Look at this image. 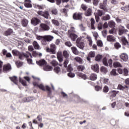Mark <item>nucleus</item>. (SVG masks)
Masks as SVG:
<instances>
[{"instance_id":"obj_29","label":"nucleus","mask_w":129,"mask_h":129,"mask_svg":"<svg viewBox=\"0 0 129 129\" xmlns=\"http://www.w3.org/2000/svg\"><path fill=\"white\" fill-rule=\"evenodd\" d=\"M10 79L16 85L18 84V80L17 79L16 76H14L12 77H10Z\"/></svg>"},{"instance_id":"obj_55","label":"nucleus","mask_w":129,"mask_h":129,"mask_svg":"<svg viewBox=\"0 0 129 129\" xmlns=\"http://www.w3.org/2000/svg\"><path fill=\"white\" fill-rule=\"evenodd\" d=\"M78 75L80 76V77H81V78H82L83 79H84V80H85L87 78L86 77V75H85L83 74H80Z\"/></svg>"},{"instance_id":"obj_61","label":"nucleus","mask_w":129,"mask_h":129,"mask_svg":"<svg viewBox=\"0 0 129 129\" xmlns=\"http://www.w3.org/2000/svg\"><path fill=\"white\" fill-rule=\"evenodd\" d=\"M80 29H81V31L84 32L85 31V27L83 26V24H81L79 25Z\"/></svg>"},{"instance_id":"obj_11","label":"nucleus","mask_w":129,"mask_h":129,"mask_svg":"<svg viewBox=\"0 0 129 129\" xmlns=\"http://www.w3.org/2000/svg\"><path fill=\"white\" fill-rule=\"evenodd\" d=\"M94 57H95V52L90 51L88 54V56L87 57V60L90 61L91 60V58H94Z\"/></svg>"},{"instance_id":"obj_19","label":"nucleus","mask_w":129,"mask_h":129,"mask_svg":"<svg viewBox=\"0 0 129 129\" xmlns=\"http://www.w3.org/2000/svg\"><path fill=\"white\" fill-rule=\"evenodd\" d=\"M107 40L108 42H115V37L112 35H109L107 37Z\"/></svg>"},{"instance_id":"obj_23","label":"nucleus","mask_w":129,"mask_h":129,"mask_svg":"<svg viewBox=\"0 0 129 129\" xmlns=\"http://www.w3.org/2000/svg\"><path fill=\"white\" fill-rule=\"evenodd\" d=\"M91 14H92V10L90 8H89L85 13V15L86 17H90Z\"/></svg>"},{"instance_id":"obj_18","label":"nucleus","mask_w":129,"mask_h":129,"mask_svg":"<svg viewBox=\"0 0 129 129\" xmlns=\"http://www.w3.org/2000/svg\"><path fill=\"white\" fill-rule=\"evenodd\" d=\"M125 32V29H124V27L123 26H119L118 32L119 36H121V35H122V34H123Z\"/></svg>"},{"instance_id":"obj_46","label":"nucleus","mask_w":129,"mask_h":129,"mask_svg":"<svg viewBox=\"0 0 129 129\" xmlns=\"http://www.w3.org/2000/svg\"><path fill=\"white\" fill-rule=\"evenodd\" d=\"M78 71H82L85 69V68L83 66H79L77 68Z\"/></svg>"},{"instance_id":"obj_53","label":"nucleus","mask_w":129,"mask_h":129,"mask_svg":"<svg viewBox=\"0 0 129 129\" xmlns=\"http://www.w3.org/2000/svg\"><path fill=\"white\" fill-rule=\"evenodd\" d=\"M31 55H32L33 57H38V55H39V54L37 52V51H32Z\"/></svg>"},{"instance_id":"obj_27","label":"nucleus","mask_w":129,"mask_h":129,"mask_svg":"<svg viewBox=\"0 0 129 129\" xmlns=\"http://www.w3.org/2000/svg\"><path fill=\"white\" fill-rule=\"evenodd\" d=\"M24 57L26 58V59H28L29 58V56L30 58H33V55H32V53H31L29 51H26V53H24Z\"/></svg>"},{"instance_id":"obj_2","label":"nucleus","mask_w":129,"mask_h":129,"mask_svg":"<svg viewBox=\"0 0 129 129\" xmlns=\"http://www.w3.org/2000/svg\"><path fill=\"white\" fill-rule=\"evenodd\" d=\"M38 15L39 16H41L42 17H43V18H45V19H48L50 17V13H49V11H39L37 12Z\"/></svg>"},{"instance_id":"obj_6","label":"nucleus","mask_w":129,"mask_h":129,"mask_svg":"<svg viewBox=\"0 0 129 129\" xmlns=\"http://www.w3.org/2000/svg\"><path fill=\"white\" fill-rule=\"evenodd\" d=\"M118 89L120 90H122L123 91H125V92H127L128 91V87L127 86H122L121 85H118Z\"/></svg>"},{"instance_id":"obj_40","label":"nucleus","mask_w":129,"mask_h":129,"mask_svg":"<svg viewBox=\"0 0 129 129\" xmlns=\"http://www.w3.org/2000/svg\"><path fill=\"white\" fill-rule=\"evenodd\" d=\"M19 81L24 86H26L27 85V82H26V81L22 80V78H21V77L19 79Z\"/></svg>"},{"instance_id":"obj_43","label":"nucleus","mask_w":129,"mask_h":129,"mask_svg":"<svg viewBox=\"0 0 129 129\" xmlns=\"http://www.w3.org/2000/svg\"><path fill=\"white\" fill-rule=\"evenodd\" d=\"M70 27L71 28V32H72L73 33H75V27L73 26V24H71L70 25Z\"/></svg>"},{"instance_id":"obj_48","label":"nucleus","mask_w":129,"mask_h":129,"mask_svg":"<svg viewBox=\"0 0 129 129\" xmlns=\"http://www.w3.org/2000/svg\"><path fill=\"white\" fill-rule=\"evenodd\" d=\"M103 63L105 66H108V63H107V59H106V57H104L103 59Z\"/></svg>"},{"instance_id":"obj_39","label":"nucleus","mask_w":129,"mask_h":129,"mask_svg":"<svg viewBox=\"0 0 129 129\" xmlns=\"http://www.w3.org/2000/svg\"><path fill=\"white\" fill-rule=\"evenodd\" d=\"M63 55L64 58H66V59L69 57V53H68V52H67V51L66 50L63 51Z\"/></svg>"},{"instance_id":"obj_37","label":"nucleus","mask_w":129,"mask_h":129,"mask_svg":"<svg viewBox=\"0 0 129 129\" xmlns=\"http://www.w3.org/2000/svg\"><path fill=\"white\" fill-rule=\"evenodd\" d=\"M102 20H103V21H109V20H110V16H109V15L104 16L103 17Z\"/></svg>"},{"instance_id":"obj_26","label":"nucleus","mask_w":129,"mask_h":129,"mask_svg":"<svg viewBox=\"0 0 129 129\" xmlns=\"http://www.w3.org/2000/svg\"><path fill=\"white\" fill-rule=\"evenodd\" d=\"M113 66L114 67V68H117V67H122V66L121 64H120V62L118 61H115L113 63Z\"/></svg>"},{"instance_id":"obj_42","label":"nucleus","mask_w":129,"mask_h":129,"mask_svg":"<svg viewBox=\"0 0 129 129\" xmlns=\"http://www.w3.org/2000/svg\"><path fill=\"white\" fill-rule=\"evenodd\" d=\"M51 21L52 24H53V25H55V26H59V22H58V21L55 19H52Z\"/></svg>"},{"instance_id":"obj_5","label":"nucleus","mask_w":129,"mask_h":129,"mask_svg":"<svg viewBox=\"0 0 129 129\" xmlns=\"http://www.w3.org/2000/svg\"><path fill=\"white\" fill-rule=\"evenodd\" d=\"M40 22H41V20H40V19L36 17H34L31 20V24L32 25H33V26H37V25H38V24Z\"/></svg>"},{"instance_id":"obj_54","label":"nucleus","mask_w":129,"mask_h":129,"mask_svg":"<svg viewBox=\"0 0 129 129\" xmlns=\"http://www.w3.org/2000/svg\"><path fill=\"white\" fill-rule=\"evenodd\" d=\"M101 72H103V73H106V72H107V69H106L104 67H102L101 68Z\"/></svg>"},{"instance_id":"obj_59","label":"nucleus","mask_w":129,"mask_h":129,"mask_svg":"<svg viewBox=\"0 0 129 129\" xmlns=\"http://www.w3.org/2000/svg\"><path fill=\"white\" fill-rule=\"evenodd\" d=\"M97 46H98V47H102V41L101 40H98L97 42Z\"/></svg>"},{"instance_id":"obj_41","label":"nucleus","mask_w":129,"mask_h":129,"mask_svg":"<svg viewBox=\"0 0 129 129\" xmlns=\"http://www.w3.org/2000/svg\"><path fill=\"white\" fill-rule=\"evenodd\" d=\"M87 39L89 43V46H92V39H91V37L88 36L87 37Z\"/></svg>"},{"instance_id":"obj_56","label":"nucleus","mask_w":129,"mask_h":129,"mask_svg":"<svg viewBox=\"0 0 129 129\" xmlns=\"http://www.w3.org/2000/svg\"><path fill=\"white\" fill-rule=\"evenodd\" d=\"M51 13L52 14V15H57L58 14V11L57 10V9H53L52 11H51Z\"/></svg>"},{"instance_id":"obj_21","label":"nucleus","mask_w":129,"mask_h":129,"mask_svg":"<svg viewBox=\"0 0 129 129\" xmlns=\"http://www.w3.org/2000/svg\"><path fill=\"white\" fill-rule=\"evenodd\" d=\"M21 24L23 27H27L29 24V21L26 19H24L22 20Z\"/></svg>"},{"instance_id":"obj_57","label":"nucleus","mask_w":129,"mask_h":129,"mask_svg":"<svg viewBox=\"0 0 129 129\" xmlns=\"http://www.w3.org/2000/svg\"><path fill=\"white\" fill-rule=\"evenodd\" d=\"M100 2V0H93V4L94 6H97L98 3Z\"/></svg>"},{"instance_id":"obj_13","label":"nucleus","mask_w":129,"mask_h":129,"mask_svg":"<svg viewBox=\"0 0 129 129\" xmlns=\"http://www.w3.org/2000/svg\"><path fill=\"white\" fill-rule=\"evenodd\" d=\"M36 64L39 66H43L44 67L47 65V62L44 59H41L38 61H36Z\"/></svg>"},{"instance_id":"obj_10","label":"nucleus","mask_w":129,"mask_h":129,"mask_svg":"<svg viewBox=\"0 0 129 129\" xmlns=\"http://www.w3.org/2000/svg\"><path fill=\"white\" fill-rule=\"evenodd\" d=\"M34 99V98L33 97H25L22 100V102H30V101H33Z\"/></svg>"},{"instance_id":"obj_62","label":"nucleus","mask_w":129,"mask_h":129,"mask_svg":"<svg viewBox=\"0 0 129 129\" xmlns=\"http://www.w3.org/2000/svg\"><path fill=\"white\" fill-rule=\"evenodd\" d=\"M67 70L69 72H71L73 70L72 67H71V64H70L68 66Z\"/></svg>"},{"instance_id":"obj_8","label":"nucleus","mask_w":129,"mask_h":129,"mask_svg":"<svg viewBox=\"0 0 129 129\" xmlns=\"http://www.w3.org/2000/svg\"><path fill=\"white\" fill-rule=\"evenodd\" d=\"M91 69L92 70H93L94 72L98 73V72H99V66L97 63L92 65L91 66Z\"/></svg>"},{"instance_id":"obj_4","label":"nucleus","mask_w":129,"mask_h":129,"mask_svg":"<svg viewBox=\"0 0 129 129\" xmlns=\"http://www.w3.org/2000/svg\"><path fill=\"white\" fill-rule=\"evenodd\" d=\"M40 28L41 31H49L50 30V27L45 23L40 24Z\"/></svg>"},{"instance_id":"obj_22","label":"nucleus","mask_w":129,"mask_h":129,"mask_svg":"<svg viewBox=\"0 0 129 129\" xmlns=\"http://www.w3.org/2000/svg\"><path fill=\"white\" fill-rule=\"evenodd\" d=\"M13 32L14 31H13V29L10 28L5 32H4V35L5 36H10L11 34H13Z\"/></svg>"},{"instance_id":"obj_17","label":"nucleus","mask_w":129,"mask_h":129,"mask_svg":"<svg viewBox=\"0 0 129 129\" xmlns=\"http://www.w3.org/2000/svg\"><path fill=\"white\" fill-rule=\"evenodd\" d=\"M33 45L34 46V49H35V50H40V49H41V47L39 45V43H38V42L36 41H33Z\"/></svg>"},{"instance_id":"obj_1","label":"nucleus","mask_w":129,"mask_h":129,"mask_svg":"<svg viewBox=\"0 0 129 129\" xmlns=\"http://www.w3.org/2000/svg\"><path fill=\"white\" fill-rule=\"evenodd\" d=\"M56 50L57 46L54 43H52L50 45L49 47L46 48V52L51 53V54H56L57 53Z\"/></svg>"},{"instance_id":"obj_49","label":"nucleus","mask_w":129,"mask_h":129,"mask_svg":"<svg viewBox=\"0 0 129 129\" xmlns=\"http://www.w3.org/2000/svg\"><path fill=\"white\" fill-rule=\"evenodd\" d=\"M24 6L26 7V8H32L33 7L32 4H31L30 3H25L24 4Z\"/></svg>"},{"instance_id":"obj_25","label":"nucleus","mask_w":129,"mask_h":129,"mask_svg":"<svg viewBox=\"0 0 129 129\" xmlns=\"http://www.w3.org/2000/svg\"><path fill=\"white\" fill-rule=\"evenodd\" d=\"M36 39H37L39 40H42V44H43V45H46L47 44V42H44V36H37L36 37Z\"/></svg>"},{"instance_id":"obj_16","label":"nucleus","mask_w":129,"mask_h":129,"mask_svg":"<svg viewBox=\"0 0 129 129\" xmlns=\"http://www.w3.org/2000/svg\"><path fill=\"white\" fill-rule=\"evenodd\" d=\"M33 85L34 86H37V87H39L40 89H41V90H43V91H45V90H46V89H45V86H44V85L42 84L38 85V83H37L36 82H34Z\"/></svg>"},{"instance_id":"obj_36","label":"nucleus","mask_w":129,"mask_h":129,"mask_svg":"<svg viewBox=\"0 0 129 129\" xmlns=\"http://www.w3.org/2000/svg\"><path fill=\"white\" fill-rule=\"evenodd\" d=\"M107 5H105L104 3L100 4V9H102V10H104V11H106V7Z\"/></svg>"},{"instance_id":"obj_51","label":"nucleus","mask_w":129,"mask_h":129,"mask_svg":"<svg viewBox=\"0 0 129 129\" xmlns=\"http://www.w3.org/2000/svg\"><path fill=\"white\" fill-rule=\"evenodd\" d=\"M68 76H69V77H71V78H73V77H75V74L70 72L68 74Z\"/></svg>"},{"instance_id":"obj_64","label":"nucleus","mask_w":129,"mask_h":129,"mask_svg":"<svg viewBox=\"0 0 129 129\" xmlns=\"http://www.w3.org/2000/svg\"><path fill=\"white\" fill-rule=\"evenodd\" d=\"M121 10H122V11H124V12H128L127 6H125L124 7H121Z\"/></svg>"},{"instance_id":"obj_20","label":"nucleus","mask_w":129,"mask_h":129,"mask_svg":"<svg viewBox=\"0 0 129 129\" xmlns=\"http://www.w3.org/2000/svg\"><path fill=\"white\" fill-rule=\"evenodd\" d=\"M69 37L71 39L72 41H75L76 39L78 38V36L74 33H71Z\"/></svg>"},{"instance_id":"obj_9","label":"nucleus","mask_w":129,"mask_h":129,"mask_svg":"<svg viewBox=\"0 0 129 129\" xmlns=\"http://www.w3.org/2000/svg\"><path fill=\"white\" fill-rule=\"evenodd\" d=\"M53 39H54V37L51 36V35H45L44 36V43H46V41H47V42H51V41H52V40H53Z\"/></svg>"},{"instance_id":"obj_30","label":"nucleus","mask_w":129,"mask_h":129,"mask_svg":"<svg viewBox=\"0 0 129 129\" xmlns=\"http://www.w3.org/2000/svg\"><path fill=\"white\" fill-rule=\"evenodd\" d=\"M90 80H92L93 81H94V80H96V79H97V75H96V74H92L90 75Z\"/></svg>"},{"instance_id":"obj_24","label":"nucleus","mask_w":129,"mask_h":129,"mask_svg":"<svg viewBox=\"0 0 129 129\" xmlns=\"http://www.w3.org/2000/svg\"><path fill=\"white\" fill-rule=\"evenodd\" d=\"M43 69L44 71H52L53 68H52L51 66L45 65L44 67H43Z\"/></svg>"},{"instance_id":"obj_32","label":"nucleus","mask_w":129,"mask_h":129,"mask_svg":"<svg viewBox=\"0 0 129 129\" xmlns=\"http://www.w3.org/2000/svg\"><path fill=\"white\" fill-rule=\"evenodd\" d=\"M94 24H95V21L94 20V19L92 18L91 19V29H92V30H95Z\"/></svg>"},{"instance_id":"obj_28","label":"nucleus","mask_w":129,"mask_h":129,"mask_svg":"<svg viewBox=\"0 0 129 129\" xmlns=\"http://www.w3.org/2000/svg\"><path fill=\"white\" fill-rule=\"evenodd\" d=\"M71 49L73 53L75 54V55H78L79 54V51L77 50V48L76 47H72Z\"/></svg>"},{"instance_id":"obj_63","label":"nucleus","mask_w":129,"mask_h":129,"mask_svg":"<svg viewBox=\"0 0 129 129\" xmlns=\"http://www.w3.org/2000/svg\"><path fill=\"white\" fill-rule=\"evenodd\" d=\"M108 90H109V89L107 86H105L103 89V92H105V93L108 92Z\"/></svg>"},{"instance_id":"obj_31","label":"nucleus","mask_w":129,"mask_h":129,"mask_svg":"<svg viewBox=\"0 0 129 129\" xmlns=\"http://www.w3.org/2000/svg\"><path fill=\"white\" fill-rule=\"evenodd\" d=\"M77 47L79 48L80 49H81L82 50H83L84 46H85V44H84V43L82 42L78 43L77 44Z\"/></svg>"},{"instance_id":"obj_34","label":"nucleus","mask_w":129,"mask_h":129,"mask_svg":"<svg viewBox=\"0 0 129 129\" xmlns=\"http://www.w3.org/2000/svg\"><path fill=\"white\" fill-rule=\"evenodd\" d=\"M46 90L48 91V94L49 96H51V94H52V91H51V88L49 87V86H46L45 87Z\"/></svg>"},{"instance_id":"obj_50","label":"nucleus","mask_w":129,"mask_h":129,"mask_svg":"<svg viewBox=\"0 0 129 129\" xmlns=\"http://www.w3.org/2000/svg\"><path fill=\"white\" fill-rule=\"evenodd\" d=\"M114 47L115 49H119L121 46L120 45V44L118 42H116V43L114 44Z\"/></svg>"},{"instance_id":"obj_3","label":"nucleus","mask_w":129,"mask_h":129,"mask_svg":"<svg viewBox=\"0 0 129 129\" xmlns=\"http://www.w3.org/2000/svg\"><path fill=\"white\" fill-rule=\"evenodd\" d=\"M11 70H12V66H11V64L8 63L3 66V72H4V73H8V72H10Z\"/></svg>"},{"instance_id":"obj_12","label":"nucleus","mask_w":129,"mask_h":129,"mask_svg":"<svg viewBox=\"0 0 129 129\" xmlns=\"http://www.w3.org/2000/svg\"><path fill=\"white\" fill-rule=\"evenodd\" d=\"M57 58L59 62H60V63H61V62H63V56L62 55V51H59L57 52Z\"/></svg>"},{"instance_id":"obj_7","label":"nucleus","mask_w":129,"mask_h":129,"mask_svg":"<svg viewBox=\"0 0 129 129\" xmlns=\"http://www.w3.org/2000/svg\"><path fill=\"white\" fill-rule=\"evenodd\" d=\"M120 58L124 62H126L128 60V56L125 53H123L120 55Z\"/></svg>"},{"instance_id":"obj_44","label":"nucleus","mask_w":129,"mask_h":129,"mask_svg":"<svg viewBox=\"0 0 129 129\" xmlns=\"http://www.w3.org/2000/svg\"><path fill=\"white\" fill-rule=\"evenodd\" d=\"M50 63L51 64L52 66L53 67L57 66V65H58V62H57L55 60H53L52 61H51L50 62Z\"/></svg>"},{"instance_id":"obj_45","label":"nucleus","mask_w":129,"mask_h":129,"mask_svg":"<svg viewBox=\"0 0 129 129\" xmlns=\"http://www.w3.org/2000/svg\"><path fill=\"white\" fill-rule=\"evenodd\" d=\"M18 56L20 60H24V52H20V53H19Z\"/></svg>"},{"instance_id":"obj_58","label":"nucleus","mask_w":129,"mask_h":129,"mask_svg":"<svg viewBox=\"0 0 129 129\" xmlns=\"http://www.w3.org/2000/svg\"><path fill=\"white\" fill-rule=\"evenodd\" d=\"M66 46H67L68 47H72V43H71L70 41H67L65 42Z\"/></svg>"},{"instance_id":"obj_14","label":"nucleus","mask_w":129,"mask_h":129,"mask_svg":"<svg viewBox=\"0 0 129 129\" xmlns=\"http://www.w3.org/2000/svg\"><path fill=\"white\" fill-rule=\"evenodd\" d=\"M121 40L124 46H127V47H128V41H127V39H126L125 37L122 36L121 38Z\"/></svg>"},{"instance_id":"obj_38","label":"nucleus","mask_w":129,"mask_h":129,"mask_svg":"<svg viewBox=\"0 0 129 129\" xmlns=\"http://www.w3.org/2000/svg\"><path fill=\"white\" fill-rule=\"evenodd\" d=\"M101 59H102V55H100V54H98L96 57L95 59L96 60V61H98V62H99V61H100V60H101Z\"/></svg>"},{"instance_id":"obj_15","label":"nucleus","mask_w":129,"mask_h":129,"mask_svg":"<svg viewBox=\"0 0 129 129\" xmlns=\"http://www.w3.org/2000/svg\"><path fill=\"white\" fill-rule=\"evenodd\" d=\"M82 14L80 13H75L73 15L74 20H81L82 19Z\"/></svg>"},{"instance_id":"obj_33","label":"nucleus","mask_w":129,"mask_h":129,"mask_svg":"<svg viewBox=\"0 0 129 129\" xmlns=\"http://www.w3.org/2000/svg\"><path fill=\"white\" fill-rule=\"evenodd\" d=\"M108 25H109V27H110V28H114V27H115V22H113L112 21H110L108 23Z\"/></svg>"},{"instance_id":"obj_52","label":"nucleus","mask_w":129,"mask_h":129,"mask_svg":"<svg viewBox=\"0 0 129 129\" xmlns=\"http://www.w3.org/2000/svg\"><path fill=\"white\" fill-rule=\"evenodd\" d=\"M111 75H113V76H116V75H117V74H116V70H112V71L111 72Z\"/></svg>"},{"instance_id":"obj_35","label":"nucleus","mask_w":129,"mask_h":129,"mask_svg":"<svg viewBox=\"0 0 129 129\" xmlns=\"http://www.w3.org/2000/svg\"><path fill=\"white\" fill-rule=\"evenodd\" d=\"M20 53L21 52H20V51L17 50L16 49H14L12 50V53L14 56H19Z\"/></svg>"},{"instance_id":"obj_47","label":"nucleus","mask_w":129,"mask_h":129,"mask_svg":"<svg viewBox=\"0 0 129 129\" xmlns=\"http://www.w3.org/2000/svg\"><path fill=\"white\" fill-rule=\"evenodd\" d=\"M75 60H76V61H77V62H78L79 63H82V58H81L80 57H75Z\"/></svg>"},{"instance_id":"obj_60","label":"nucleus","mask_w":129,"mask_h":129,"mask_svg":"<svg viewBox=\"0 0 129 129\" xmlns=\"http://www.w3.org/2000/svg\"><path fill=\"white\" fill-rule=\"evenodd\" d=\"M54 72H55V73H59V72H60V68L58 67H56L54 68Z\"/></svg>"}]
</instances>
